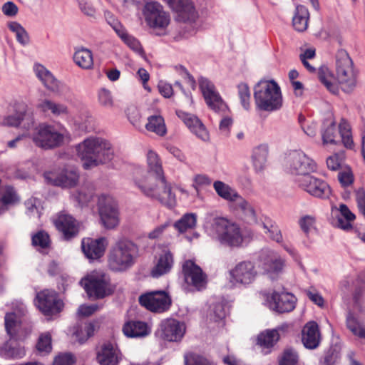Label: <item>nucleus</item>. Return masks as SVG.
Returning <instances> with one entry per match:
<instances>
[{
  "mask_svg": "<svg viewBox=\"0 0 365 365\" xmlns=\"http://www.w3.org/2000/svg\"><path fill=\"white\" fill-rule=\"evenodd\" d=\"M148 172L142 178H135V183L145 196L158 200L169 209L176 205L175 195L165 179L162 162L159 155L153 150L147 154Z\"/></svg>",
  "mask_w": 365,
  "mask_h": 365,
  "instance_id": "nucleus-1",
  "label": "nucleus"
},
{
  "mask_svg": "<svg viewBox=\"0 0 365 365\" xmlns=\"http://www.w3.org/2000/svg\"><path fill=\"white\" fill-rule=\"evenodd\" d=\"M77 151L86 170L110 161L113 155L110 144L100 138L86 139L78 145Z\"/></svg>",
  "mask_w": 365,
  "mask_h": 365,
  "instance_id": "nucleus-2",
  "label": "nucleus"
},
{
  "mask_svg": "<svg viewBox=\"0 0 365 365\" xmlns=\"http://www.w3.org/2000/svg\"><path fill=\"white\" fill-rule=\"evenodd\" d=\"M138 247L127 239L118 240L108 255V266L114 272H125L131 268L138 257Z\"/></svg>",
  "mask_w": 365,
  "mask_h": 365,
  "instance_id": "nucleus-3",
  "label": "nucleus"
},
{
  "mask_svg": "<svg viewBox=\"0 0 365 365\" xmlns=\"http://www.w3.org/2000/svg\"><path fill=\"white\" fill-rule=\"evenodd\" d=\"M254 98L260 110L274 111L282 106L280 88L274 81H260L255 87Z\"/></svg>",
  "mask_w": 365,
  "mask_h": 365,
  "instance_id": "nucleus-4",
  "label": "nucleus"
},
{
  "mask_svg": "<svg viewBox=\"0 0 365 365\" xmlns=\"http://www.w3.org/2000/svg\"><path fill=\"white\" fill-rule=\"evenodd\" d=\"M214 237L222 245L229 247H240L243 237L240 226L224 217L213 220L211 227Z\"/></svg>",
  "mask_w": 365,
  "mask_h": 365,
  "instance_id": "nucleus-5",
  "label": "nucleus"
},
{
  "mask_svg": "<svg viewBox=\"0 0 365 365\" xmlns=\"http://www.w3.org/2000/svg\"><path fill=\"white\" fill-rule=\"evenodd\" d=\"M336 75L341 88L345 93H351L356 86V72L349 53L344 49L336 55Z\"/></svg>",
  "mask_w": 365,
  "mask_h": 365,
  "instance_id": "nucleus-6",
  "label": "nucleus"
},
{
  "mask_svg": "<svg viewBox=\"0 0 365 365\" xmlns=\"http://www.w3.org/2000/svg\"><path fill=\"white\" fill-rule=\"evenodd\" d=\"M81 284L83 285L87 294L96 299L111 295L115 290L110 277L106 274L88 275L81 279Z\"/></svg>",
  "mask_w": 365,
  "mask_h": 365,
  "instance_id": "nucleus-7",
  "label": "nucleus"
},
{
  "mask_svg": "<svg viewBox=\"0 0 365 365\" xmlns=\"http://www.w3.org/2000/svg\"><path fill=\"white\" fill-rule=\"evenodd\" d=\"M63 140L64 134L56 126L46 123L40 124L33 136L36 145L45 150L58 148Z\"/></svg>",
  "mask_w": 365,
  "mask_h": 365,
  "instance_id": "nucleus-8",
  "label": "nucleus"
},
{
  "mask_svg": "<svg viewBox=\"0 0 365 365\" xmlns=\"http://www.w3.org/2000/svg\"><path fill=\"white\" fill-rule=\"evenodd\" d=\"M138 302L140 306L153 313H164L172 305V299L165 291L147 292L140 295Z\"/></svg>",
  "mask_w": 365,
  "mask_h": 365,
  "instance_id": "nucleus-9",
  "label": "nucleus"
},
{
  "mask_svg": "<svg viewBox=\"0 0 365 365\" xmlns=\"http://www.w3.org/2000/svg\"><path fill=\"white\" fill-rule=\"evenodd\" d=\"M296 182L302 190L314 197L327 199L331 195V191L328 183L314 175L299 176Z\"/></svg>",
  "mask_w": 365,
  "mask_h": 365,
  "instance_id": "nucleus-10",
  "label": "nucleus"
},
{
  "mask_svg": "<svg viewBox=\"0 0 365 365\" xmlns=\"http://www.w3.org/2000/svg\"><path fill=\"white\" fill-rule=\"evenodd\" d=\"M143 15L148 26L153 29H165L170 24L169 14L158 2L147 3L143 9Z\"/></svg>",
  "mask_w": 365,
  "mask_h": 365,
  "instance_id": "nucleus-11",
  "label": "nucleus"
},
{
  "mask_svg": "<svg viewBox=\"0 0 365 365\" xmlns=\"http://www.w3.org/2000/svg\"><path fill=\"white\" fill-rule=\"evenodd\" d=\"M14 114L6 116L3 125L10 127H18L24 123V128L29 130L34 124L32 113L28 110L27 104L24 101H16L12 105Z\"/></svg>",
  "mask_w": 365,
  "mask_h": 365,
  "instance_id": "nucleus-12",
  "label": "nucleus"
},
{
  "mask_svg": "<svg viewBox=\"0 0 365 365\" xmlns=\"http://www.w3.org/2000/svg\"><path fill=\"white\" fill-rule=\"evenodd\" d=\"M36 299V305L46 316L60 312L63 307V302L55 290H42L37 293Z\"/></svg>",
  "mask_w": 365,
  "mask_h": 365,
  "instance_id": "nucleus-13",
  "label": "nucleus"
},
{
  "mask_svg": "<svg viewBox=\"0 0 365 365\" xmlns=\"http://www.w3.org/2000/svg\"><path fill=\"white\" fill-rule=\"evenodd\" d=\"M182 273L185 282L200 291L206 287L207 275L203 272L200 266L192 260H185L182 266Z\"/></svg>",
  "mask_w": 365,
  "mask_h": 365,
  "instance_id": "nucleus-14",
  "label": "nucleus"
},
{
  "mask_svg": "<svg viewBox=\"0 0 365 365\" xmlns=\"http://www.w3.org/2000/svg\"><path fill=\"white\" fill-rule=\"evenodd\" d=\"M99 215L104 227H115L119 222L118 211L115 202L109 196L102 195L99 199Z\"/></svg>",
  "mask_w": 365,
  "mask_h": 365,
  "instance_id": "nucleus-15",
  "label": "nucleus"
},
{
  "mask_svg": "<svg viewBox=\"0 0 365 365\" xmlns=\"http://www.w3.org/2000/svg\"><path fill=\"white\" fill-rule=\"evenodd\" d=\"M198 83L208 107L216 112L222 110L225 105L214 83L205 77H200Z\"/></svg>",
  "mask_w": 365,
  "mask_h": 365,
  "instance_id": "nucleus-16",
  "label": "nucleus"
},
{
  "mask_svg": "<svg viewBox=\"0 0 365 365\" xmlns=\"http://www.w3.org/2000/svg\"><path fill=\"white\" fill-rule=\"evenodd\" d=\"M231 282L236 284L248 285L252 283L257 272L254 264L250 261L240 262L230 271Z\"/></svg>",
  "mask_w": 365,
  "mask_h": 365,
  "instance_id": "nucleus-17",
  "label": "nucleus"
},
{
  "mask_svg": "<svg viewBox=\"0 0 365 365\" xmlns=\"http://www.w3.org/2000/svg\"><path fill=\"white\" fill-rule=\"evenodd\" d=\"M53 223L56 229L62 234L65 240H70L76 237L79 232L76 219L65 212H60Z\"/></svg>",
  "mask_w": 365,
  "mask_h": 365,
  "instance_id": "nucleus-18",
  "label": "nucleus"
},
{
  "mask_svg": "<svg viewBox=\"0 0 365 365\" xmlns=\"http://www.w3.org/2000/svg\"><path fill=\"white\" fill-rule=\"evenodd\" d=\"M185 329L184 322L175 319H167L160 324V336L168 341H179L183 337Z\"/></svg>",
  "mask_w": 365,
  "mask_h": 365,
  "instance_id": "nucleus-19",
  "label": "nucleus"
},
{
  "mask_svg": "<svg viewBox=\"0 0 365 365\" xmlns=\"http://www.w3.org/2000/svg\"><path fill=\"white\" fill-rule=\"evenodd\" d=\"M170 8L177 14V20L192 22L197 17V11L190 0H168Z\"/></svg>",
  "mask_w": 365,
  "mask_h": 365,
  "instance_id": "nucleus-20",
  "label": "nucleus"
},
{
  "mask_svg": "<svg viewBox=\"0 0 365 365\" xmlns=\"http://www.w3.org/2000/svg\"><path fill=\"white\" fill-rule=\"evenodd\" d=\"M120 360V349L110 341L101 344L96 351V361L99 365H118Z\"/></svg>",
  "mask_w": 365,
  "mask_h": 365,
  "instance_id": "nucleus-21",
  "label": "nucleus"
},
{
  "mask_svg": "<svg viewBox=\"0 0 365 365\" xmlns=\"http://www.w3.org/2000/svg\"><path fill=\"white\" fill-rule=\"evenodd\" d=\"M297 298L287 292L274 291L271 296L270 304L273 309L278 313H286L293 311L295 308Z\"/></svg>",
  "mask_w": 365,
  "mask_h": 365,
  "instance_id": "nucleus-22",
  "label": "nucleus"
},
{
  "mask_svg": "<svg viewBox=\"0 0 365 365\" xmlns=\"http://www.w3.org/2000/svg\"><path fill=\"white\" fill-rule=\"evenodd\" d=\"M289 167L292 173L299 176L310 175L317 168L315 163L303 153H294L291 155Z\"/></svg>",
  "mask_w": 365,
  "mask_h": 365,
  "instance_id": "nucleus-23",
  "label": "nucleus"
},
{
  "mask_svg": "<svg viewBox=\"0 0 365 365\" xmlns=\"http://www.w3.org/2000/svg\"><path fill=\"white\" fill-rule=\"evenodd\" d=\"M176 115L198 138L204 141L209 140V133L197 116L182 110H176Z\"/></svg>",
  "mask_w": 365,
  "mask_h": 365,
  "instance_id": "nucleus-24",
  "label": "nucleus"
},
{
  "mask_svg": "<svg viewBox=\"0 0 365 365\" xmlns=\"http://www.w3.org/2000/svg\"><path fill=\"white\" fill-rule=\"evenodd\" d=\"M302 341L308 349H315L319 346L321 334L316 322L309 321L305 324L302 330Z\"/></svg>",
  "mask_w": 365,
  "mask_h": 365,
  "instance_id": "nucleus-25",
  "label": "nucleus"
},
{
  "mask_svg": "<svg viewBox=\"0 0 365 365\" xmlns=\"http://www.w3.org/2000/svg\"><path fill=\"white\" fill-rule=\"evenodd\" d=\"M106 240L105 237L98 239H83L81 247L84 255L90 259H97L101 257L106 250Z\"/></svg>",
  "mask_w": 365,
  "mask_h": 365,
  "instance_id": "nucleus-26",
  "label": "nucleus"
},
{
  "mask_svg": "<svg viewBox=\"0 0 365 365\" xmlns=\"http://www.w3.org/2000/svg\"><path fill=\"white\" fill-rule=\"evenodd\" d=\"M44 176L53 185L62 187H74L79 179V175L73 170H63L53 179L49 177L48 173H45Z\"/></svg>",
  "mask_w": 365,
  "mask_h": 365,
  "instance_id": "nucleus-27",
  "label": "nucleus"
},
{
  "mask_svg": "<svg viewBox=\"0 0 365 365\" xmlns=\"http://www.w3.org/2000/svg\"><path fill=\"white\" fill-rule=\"evenodd\" d=\"M174 264L173 255L169 250H164L158 257L156 264L151 270L153 277H159L170 272Z\"/></svg>",
  "mask_w": 365,
  "mask_h": 365,
  "instance_id": "nucleus-28",
  "label": "nucleus"
},
{
  "mask_svg": "<svg viewBox=\"0 0 365 365\" xmlns=\"http://www.w3.org/2000/svg\"><path fill=\"white\" fill-rule=\"evenodd\" d=\"M284 260L276 254L268 255L264 260L262 268L264 272L272 279H274L282 272Z\"/></svg>",
  "mask_w": 365,
  "mask_h": 365,
  "instance_id": "nucleus-29",
  "label": "nucleus"
},
{
  "mask_svg": "<svg viewBox=\"0 0 365 365\" xmlns=\"http://www.w3.org/2000/svg\"><path fill=\"white\" fill-rule=\"evenodd\" d=\"M279 339V334L276 329H267L258 334L257 344L265 354L271 352L273 346Z\"/></svg>",
  "mask_w": 365,
  "mask_h": 365,
  "instance_id": "nucleus-30",
  "label": "nucleus"
},
{
  "mask_svg": "<svg viewBox=\"0 0 365 365\" xmlns=\"http://www.w3.org/2000/svg\"><path fill=\"white\" fill-rule=\"evenodd\" d=\"M123 332L130 338L143 337L149 334L148 324L141 321H128L123 327Z\"/></svg>",
  "mask_w": 365,
  "mask_h": 365,
  "instance_id": "nucleus-31",
  "label": "nucleus"
},
{
  "mask_svg": "<svg viewBox=\"0 0 365 365\" xmlns=\"http://www.w3.org/2000/svg\"><path fill=\"white\" fill-rule=\"evenodd\" d=\"M34 71L37 77L43 83L45 87L51 91H58L59 83L52 73L43 66L38 64L34 66Z\"/></svg>",
  "mask_w": 365,
  "mask_h": 365,
  "instance_id": "nucleus-32",
  "label": "nucleus"
},
{
  "mask_svg": "<svg viewBox=\"0 0 365 365\" xmlns=\"http://www.w3.org/2000/svg\"><path fill=\"white\" fill-rule=\"evenodd\" d=\"M309 19V13L307 8L303 5L296 7L294 15L292 18V25L297 31L302 32L307 30Z\"/></svg>",
  "mask_w": 365,
  "mask_h": 365,
  "instance_id": "nucleus-33",
  "label": "nucleus"
},
{
  "mask_svg": "<svg viewBox=\"0 0 365 365\" xmlns=\"http://www.w3.org/2000/svg\"><path fill=\"white\" fill-rule=\"evenodd\" d=\"M0 353L5 358L12 359H21L26 354L24 347L16 341L6 342L1 346Z\"/></svg>",
  "mask_w": 365,
  "mask_h": 365,
  "instance_id": "nucleus-34",
  "label": "nucleus"
},
{
  "mask_svg": "<svg viewBox=\"0 0 365 365\" xmlns=\"http://www.w3.org/2000/svg\"><path fill=\"white\" fill-rule=\"evenodd\" d=\"M148 131L155 133L157 135L163 137L167 134V128L163 117L160 115H153L148 118L145 124Z\"/></svg>",
  "mask_w": 365,
  "mask_h": 365,
  "instance_id": "nucleus-35",
  "label": "nucleus"
},
{
  "mask_svg": "<svg viewBox=\"0 0 365 365\" xmlns=\"http://www.w3.org/2000/svg\"><path fill=\"white\" fill-rule=\"evenodd\" d=\"M235 208L242 213L244 218L250 223H257V213L252 205L241 196L235 202Z\"/></svg>",
  "mask_w": 365,
  "mask_h": 365,
  "instance_id": "nucleus-36",
  "label": "nucleus"
},
{
  "mask_svg": "<svg viewBox=\"0 0 365 365\" xmlns=\"http://www.w3.org/2000/svg\"><path fill=\"white\" fill-rule=\"evenodd\" d=\"M73 61L83 69H91L93 66V54L88 48H81L77 50L73 55Z\"/></svg>",
  "mask_w": 365,
  "mask_h": 365,
  "instance_id": "nucleus-37",
  "label": "nucleus"
},
{
  "mask_svg": "<svg viewBox=\"0 0 365 365\" xmlns=\"http://www.w3.org/2000/svg\"><path fill=\"white\" fill-rule=\"evenodd\" d=\"M197 215L195 213H185L177 220L173 227L180 233H185L196 227Z\"/></svg>",
  "mask_w": 365,
  "mask_h": 365,
  "instance_id": "nucleus-38",
  "label": "nucleus"
},
{
  "mask_svg": "<svg viewBox=\"0 0 365 365\" xmlns=\"http://www.w3.org/2000/svg\"><path fill=\"white\" fill-rule=\"evenodd\" d=\"M213 187L217 195L226 200L236 202L240 197L235 190L222 181H215Z\"/></svg>",
  "mask_w": 365,
  "mask_h": 365,
  "instance_id": "nucleus-39",
  "label": "nucleus"
},
{
  "mask_svg": "<svg viewBox=\"0 0 365 365\" xmlns=\"http://www.w3.org/2000/svg\"><path fill=\"white\" fill-rule=\"evenodd\" d=\"M37 108L46 113L50 111L54 115H67L68 110L66 106L56 103L50 100H43L38 104Z\"/></svg>",
  "mask_w": 365,
  "mask_h": 365,
  "instance_id": "nucleus-40",
  "label": "nucleus"
},
{
  "mask_svg": "<svg viewBox=\"0 0 365 365\" xmlns=\"http://www.w3.org/2000/svg\"><path fill=\"white\" fill-rule=\"evenodd\" d=\"M262 225L265 230V233L268 234L271 240L278 243L282 242L281 231L274 221L269 217H265L264 221L262 222Z\"/></svg>",
  "mask_w": 365,
  "mask_h": 365,
  "instance_id": "nucleus-41",
  "label": "nucleus"
},
{
  "mask_svg": "<svg viewBox=\"0 0 365 365\" xmlns=\"http://www.w3.org/2000/svg\"><path fill=\"white\" fill-rule=\"evenodd\" d=\"M269 149L265 144L255 148L252 153V161L255 167L262 168L267 161Z\"/></svg>",
  "mask_w": 365,
  "mask_h": 365,
  "instance_id": "nucleus-42",
  "label": "nucleus"
},
{
  "mask_svg": "<svg viewBox=\"0 0 365 365\" xmlns=\"http://www.w3.org/2000/svg\"><path fill=\"white\" fill-rule=\"evenodd\" d=\"M299 355L293 348H286L278 357V365H297Z\"/></svg>",
  "mask_w": 365,
  "mask_h": 365,
  "instance_id": "nucleus-43",
  "label": "nucleus"
},
{
  "mask_svg": "<svg viewBox=\"0 0 365 365\" xmlns=\"http://www.w3.org/2000/svg\"><path fill=\"white\" fill-rule=\"evenodd\" d=\"M339 212L342 217L346 219L344 222L342 218L338 219V226L343 230H349L351 228V222L354 221L356 218L355 215L351 212L349 207L345 204H341L339 206Z\"/></svg>",
  "mask_w": 365,
  "mask_h": 365,
  "instance_id": "nucleus-44",
  "label": "nucleus"
},
{
  "mask_svg": "<svg viewBox=\"0 0 365 365\" xmlns=\"http://www.w3.org/2000/svg\"><path fill=\"white\" fill-rule=\"evenodd\" d=\"M9 29L16 35V40L22 45L29 42V36L21 25L17 22H11L9 24Z\"/></svg>",
  "mask_w": 365,
  "mask_h": 365,
  "instance_id": "nucleus-45",
  "label": "nucleus"
},
{
  "mask_svg": "<svg viewBox=\"0 0 365 365\" xmlns=\"http://www.w3.org/2000/svg\"><path fill=\"white\" fill-rule=\"evenodd\" d=\"M238 96L240 99L241 104L245 110L250 108V91L247 84L241 83L237 86Z\"/></svg>",
  "mask_w": 365,
  "mask_h": 365,
  "instance_id": "nucleus-46",
  "label": "nucleus"
},
{
  "mask_svg": "<svg viewBox=\"0 0 365 365\" xmlns=\"http://www.w3.org/2000/svg\"><path fill=\"white\" fill-rule=\"evenodd\" d=\"M336 135V124L333 121L322 132L323 144H336L337 142L335 140Z\"/></svg>",
  "mask_w": 365,
  "mask_h": 365,
  "instance_id": "nucleus-47",
  "label": "nucleus"
},
{
  "mask_svg": "<svg viewBox=\"0 0 365 365\" xmlns=\"http://www.w3.org/2000/svg\"><path fill=\"white\" fill-rule=\"evenodd\" d=\"M184 362L185 365H213L205 357L193 352L184 355Z\"/></svg>",
  "mask_w": 365,
  "mask_h": 365,
  "instance_id": "nucleus-48",
  "label": "nucleus"
},
{
  "mask_svg": "<svg viewBox=\"0 0 365 365\" xmlns=\"http://www.w3.org/2000/svg\"><path fill=\"white\" fill-rule=\"evenodd\" d=\"M50 237L47 232L43 230L37 232L32 236V245L46 249L50 246Z\"/></svg>",
  "mask_w": 365,
  "mask_h": 365,
  "instance_id": "nucleus-49",
  "label": "nucleus"
},
{
  "mask_svg": "<svg viewBox=\"0 0 365 365\" xmlns=\"http://www.w3.org/2000/svg\"><path fill=\"white\" fill-rule=\"evenodd\" d=\"M348 329L356 336L365 339V328H364L353 317H349L346 319Z\"/></svg>",
  "mask_w": 365,
  "mask_h": 365,
  "instance_id": "nucleus-50",
  "label": "nucleus"
},
{
  "mask_svg": "<svg viewBox=\"0 0 365 365\" xmlns=\"http://www.w3.org/2000/svg\"><path fill=\"white\" fill-rule=\"evenodd\" d=\"M0 199L7 206L15 204L19 201V197L15 189L11 186H6L5 187L4 193Z\"/></svg>",
  "mask_w": 365,
  "mask_h": 365,
  "instance_id": "nucleus-51",
  "label": "nucleus"
},
{
  "mask_svg": "<svg viewBox=\"0 0 365 365\" xmlns=\"http://www.w3.org/2000/svg\"><path fill=\"white\" fill-rule=\"evenodd\" d=\"M36 348L40 352L49 353L51 351V336L49 333L43 334L40 336Z\"/></svg>",
  "mask_w": 365,
  "mask_h": 365,
  "instance_id": "nucleus-52",
  "label": "nucleus"
},
{
  "mask_svg": "<svg viewBox=\"0 0 365 365\" xmlns=\"http://www.w3.org/2000/svg\"><path fill=\"white\" fill-rule=\"evenodd\" d=\"M316 217L312 215H304L299 220V225L302 230L308 235L312 228H314Z\"/></svg>",
  "mask_w": 365,
  "mask_h": 365,
  "instance_id": "nucleus-53",
  "label": "nucleus"
},
{
  "mask_svg": "<svg viewBox=\"0 0 365 365\" xmlns=\"http://www.w3.org/2000/svg\"><path fill=\"white\" fill-rule=\"evenodd\" d=\"M121 39L123 42L128 45L132 50L138 53H143V48L140 43V41L133 36L129 35L128 33L124 34L122 36Z\"/></svg>",
  "mask_w": 365,
  "mask_h": 365,
  "instance_id": "nucleus-54",
  "label": "nucleus"
},
{
  "mask_svg": "<svg viewBox=\"0 0 365 365\" xmlns=\"http://www.w3.org/2000/svg\"><path fill=\"white\" fill-rule=\"evenodd\" d=\"M5 329L7 334L12 336L16 325V314L14 312L6 313L4 317Z\"/></svg>",
  "mask_w": 365,
  "mask_h": 365,
  "instance_id": "nucleus-55",
  "label": "nucleus"
},
{
  "mask_svg": "<svg viewBox=\"0 0 365 365\" xmlns=\"http://www.w3.org/2000/svg\"><path fill=\"white\" fill-rule=\"evenodd\" d=\"M327 68H320L318 71L319 80L326 86V88L331 93H336L338 91L337 87L335 84L329 81L326 77L325 71Z\"/></svg>",
  "mask_w": 365,
  "mask_h": 365,
  "instance_id": "nucleus-56",
  "label": "nucleus"
},
{
  "mask_svg": "<svg viewBox=\"0 0 365 365\" xmlns=\"http://www.w3.org/2000/svg\"><path fill=\"white\" fill-rule=\"evenodd\" d=\"M75 363V358L70 353H64L57 356L53 362V365H73Z\"/></svg>",
  "mask_w": 365,
  "mask_h": 365,
  "instance_id": "nucleus-57",
  "label": "nucleus"
},
{
  "mask_svg": "<svg viewBox=\"0 0 365 365\" xmlns=\"http://www.w3.org/2000/svg\"><path fill=\"white\" fill-rule=\"evenodd\" d=\"M98 101L101 106L107 108L112 107L113 104L110 92L105 88L99 91Z\"/></svg>",
  "mask_w": 365,
  "mask_h": 365,
  "instance_id": "nucleus-58",
  "label": "nucleus"
},
{
  "mask_svg": "<svg viewBox=\"0 0 365 365\" xmlns=\"http://www.w3.org/2000/svg\"><path fill=\"white\" fill-rule=\"evenodd\" d=\"M338 180L342 187H348L354 182V175L350 170L339 172L338 174Z\"/></svg>",
  "mask_w": 365,
  "mask_h": 365,
  "instance_id": "nucleus-59",
  "label": "nucleus"
},
{
  "mask_svg": "<svg viewBox=\"0 0 365 365\" xmlns=\"http://www.w3.org/2000/svg\"><path fill=\"white\" fill-rule=\"evenodd\" d=\"M159 93L165 98H170L173 94V89L170 84L160 81L158 86Z\"/></svg>",
  "mask_w": 365,
  "mask_h": 365,
  "instance_id": "nucleus-60",
  "label": "nucleus"
},
{
  "mask_svg": "<svg viewBox=\"0 0 365 365\" xmlns=\"http://www.w3.org/2000/svg\"><path fill=\"white\" fill-rule=\"evenodd\" d=\"M232 120L229 117L224 118L221 120L219 125L220 130L225 136H228L230 128L232 125Z\"/></svg>",
  "mask_w": 365,
  "mask_h": 365,
  "instance_id": "nucleus-61",
  "label": "nucleus"
},
{
  "mask_svg": "<svg viewBox=\"0 0 365 365\" xmlns=\"http://www.w3.org/2000/svg\"><path fill=\"white\" fill-rule=\"evenodd\" d=\"M98 309L97 305L82 304L78 307V313L83 317H89L92 315Z\"/></svg>",
  "mask_w": 365,
  "mask_h": 365,
  "instance_id": "nucleus-62",
  "label": "nucleus"
},
{
  "mask_svg": "<svg viewBox=\"0 0 365 365\" xmlns=\"http://www.w3.org/2000/svg\"><path fill=\"white\" fill-rule=\"evenodd\" d=\"M2 11L8 16H14L18 13V7L14 3L8 1L3 5Z\"/></svg>",
  "mask_w": 365,
  "mask_h": 365,
  "instance_id": "nucleus-63",
  "label": "nucleus"
},
{
  "mask_svg": "<svg viewBox=\"0 0 365 365\" xmlns=\"http://www.w3.org/2000/svg\"><path fill=\"white\" fill-rule=\"evenodd\" d=\"M307 297L315 304L322 307L324 304V299L318 292L310 290L306 291Z\"/></svg>",
  "mask_w": 365,
  "mask_h": 365,
  "instance_id": "nucleus-64",
  "label": "nucleus"
}]
</instances>
